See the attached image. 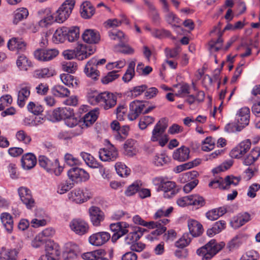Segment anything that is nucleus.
I'll use <instances>...</instances> for the list:
<instances>
[{"label": "nucleus", "instance_id": "55", "mask_svg": "<svg viewBox=\"0 0 260 260\" xmlns=\"http://www.w3.org/2000/svg\"><path fill=\"white\" fill-rule=\"evenodd\" d=\"M124 42H121V43L115 46V50L124 54H133L134 52V49L128 45H125Z\"/></svg>", "mask_w": 260, "mask_h": 260}, {"label": "nucleus", "instance_id": "54", "mask_svg": "<svg viewBox=\"0 0 260 260\" xmlns=\"http://www.w3.org/2000/svg\"><path fill=\"white\" fill-rule=\"evenodd\" d=\"M233 165V161L230 160L222 163L219 166L214 168L212 172L214 175L220 172L225 171L229 169Z\"/></svg>", "mask_w": 260, "mask_h": 260}, {"label": "nucleus", "instance_id": "47", "mask_svg": "<svg viewBox=\"0 0 260 260\" xmlns=\"http://www.w3.org/2000/svg\"><path fill=\"white\" fill-rule=\"evenodd\" d=\"M135 63L131 61L128 66L127 69L122 77V80L125 82H128L132 80L135 75Z\"/></svg>", "mask_w": 260, "mask_h": 260}, {"label": "nucleus", "instance_id": "61", "mask_svg": "<svg viewBox=\"0 0 260 260\" xmlns=\"http://www.w3.org/2000/svg\"><path fill=\"white\" fill-rule=\"evenodd\" d=\"M258 254L257 251L251 250L247 251L241 257L240 260H257Z\"/></svg>", "mask_w": 260, "mask_h": 260}, {"label": "nucleus", "instance_id": "12", "mask_svg": "<svg viewBox=\"0 0 260 260\" xmlns=\"http://www.w3.org/2000/svg\"><path fill=\"white\" fill-rule=\"evenodd\" d=\"M110 234L107 232H100L91 235L88 238L89 243L93 246H100L109 241Z\"/></svg>", "mask_w": 260, "mask_h": 260}, {"label": "nucleus", "instance_id": "38", "mask_svg": "<svg viewBox=\"0 0 260 260\" xmlns=\"http://www.w3.org/2000/svg\"><path fill=\"white\" fill-rule=\"evenodd\" d=\"M53 95L60 98L67 97L70 95V90L61 85H56L52 89Z\"/></svg>", "mask_w": 260, "mask_h": 260}, {"label": "nucleus", "instance_id": "56", "mask_svg": "<svg viewBox=\"0 0 260 260\" xmlns=\"http://www.w3.org/2000/svg\"><path fill=\"white\" fill-rule=\"evenodd\" d=\"M109 36L111 39L120 42H124L125 40L123 32L120 30H113L109 32Z\"/></svg>", "mask_w": 260, "mask_h": 260}, {"label": "nucleus", "instance_id": "2", "mask_svg": "<svg viewBox=\"0 0 260 260\" xmlns=\"http://www.w3.org/2000/svg\"><path fill=\"white\" fill-rule=\"evenodd\" d=\"M224 245L223 243L218 244L215 240L212 239L205 246L199 248L197 250V253L202 256V260H210Z\"/></svg>", "mask_w": 260, "mask_h": 260}, {"label": "nucleus", "instance_id": "50", "mask_svg": "<svg viewBox=\"0 0 260 260\" xmlns=\"http://www.w3.org/2000/svg\"><path fill=\"white\" fill-rule=\"evenodd\" d=\"M16 138L18 141L26 145L29 144L31 141L30 136L23 130L18 131L16 133Z\"/></svg>", "mask_w": 260, "mask_h": 260}, {"label": "nucleus", "instance_id": "43", "mask_svg": "<svg viewBox=\"0 0 260 260\" xmlns=\"http://www.w3.org/2000/svg\"><path fill=\"white\" fill-rule=\"evenodd\" d=\"M66 27H62L56 30L53 36V41L55 43L63 42L66 38Z\"/></svg>", "mask_w": 260, "mask_h": 260}, {"label": "nucleus", "instance_id": "17", "mask_svg": "<svg viewBox=\"0 0 260 260\" xmlns=\"http://www.w3.org/2000/svg\"><path fill=\"white\" fill-rule=\"evenodd\" d=\"M42 18L39 21V25L42 27H46L56 22L55 16H53L50 8H46L39 11Z\"/></svg>", "mask_w": 260, "mask_h": 260}, {"label": "nucleus", "instance_id": "35", "mask_svg": "<svg viewBox=\"0 0 260 260\" xmlns=\"http://www.w3.org/2000/svg\"><path fill=\"white\" fill-rule=\"evenodd\" d=\"M79 28L77 26L67 27L66 29V36L67 39L70 42H74L79 37Z\"/></svg>", "mask_w": 260, "mask_h": 260}, {"label": "nucleus", "instance_id": "4", "mask_svg": "<svg viewBox=\"0 0 260 260\" xmlns=\"http://www.w3.org/2000/svg\"><path fill=\"white\" fill-rule=\"evenodd\" d=\"M75 0H66L54 14L56 22H64L71 15L75 5Z\"/></svg>", "mask_w": 260, "mask_h": 260}, {"label": "nucleus", "instance_id": "14", "mask_svg": "<svg viewBox=\"0 0 260 260\" xmlns=\"http://www.w3.org/2000/svg\"><path fill=\"white\" fill-rule=\"evenodd\" d=\"M95 50L94 46L79 44L76 48V58L80 60H84L93 54Z\"/></svg>", "mask_w": 260, "mask_h": 260}, {"label": "nucleus", "instance_id": "41", "mask_svg": "<svg viewBox=\"0 0 260 260\" xmlns=\"http://www.w3.org/2000/svg\"><path fill=\"white\" fill-rule=\"evenodd\" d=\"M74 180H63L58 186L57 192L63 194L74 186Z\"/></svg>", "mask_w": 260, "mask_h": 260}, {"label": "nucleus", "instance_id": "64", "mask_svg": "<svg viewBox=\"0 0 260 260\" xmlns=\"http://www.w3.org/2000/svg\"><path fill=\"white\" fill-rule=\"evenodd\" d=\"M146 231V230L144 228H142L139 226H135L132 232H130L129 234L133 235L135 241H138L140 237L143 235V233Z\"/></svg>", "mask_w": 260, "mask_h": 260}, {"label": "nucleus", "instance_id": "34", "mask_svg": "<svg viewBox=\"0 0 260 260\" xmlns=\"http://www.w3.org/2000/svg\"><path fill=\"white\" fill-rule=\"evenodd\" d=\"M60 78L62 83L69 87L75 88L78 85V80L69 74H62L60 75Z\"/></svg>", "mask_w": 260, "mask_h": 260}, {"label": "nucleus", "instance_id": "39", "mask_svg": "<svg viewBox=\"0 0 260 260\" xmlns=\"http://www.w3.org/2000/svg\"><path fill=\"white\" fill-rule=\"evenodd\" d=\"M28 15V11L26 8H21L17 9L14 12L13 23L17 24L19 22L26 18Z\"/></svg>", "mask_w": 260, "mask_h": 260}, {"label": "nucleus", "instance_id": "51", "mask_svg": "<svg viewBox=\"0 0 260 260\" xmlns=\"http://www.w3.org/2000/svg\"><path fill=\"white\" fill-rule=\"evenodd\" d=\"M47 253L40 257L39 260H56L55 257L59 255V252L56 249H47Z\"/></svg>", "mask_w": 260, "mask_h": 260}, {"label": "nucleus", "instance_id": "58", "mask_svg": "<svg viewBox=\"0 0 260 260\" xmlns=\"http://www.w3.org/2000/svg\"><path fill=\"white\" fill-rule=\"evenodd\" d=\"M54 233L55 232L52 229H46L39 234L37 239H38V241L40 242H44L46 239H44V237H51L54 234Z\"/></svg>", "mask_w": 260, "mask_h": 260}, {"label": "nucleus", "instance_id": "19", "mask_svg": "<svg viewBox=\"0 0 260 260\" xmlns=\"http://www.w3.org/2000/svg\"><path fill=\"white\" fill-rule=\"evenodd\" d=\"M95 63L96 58H92L87 62L84 70L86 75L93 80H96L100 75L99 71L96 70L95 65Z\"/></svg>", "mask_w": 260, "mask_h": 260}, {"label": "nucleus", "instance_id": "44", "mask_svg": "<svg viewBox=\"0 0 260 260\" xmlns=\"http://www.w3.org/2000/svg\"><path fill=\"white\" fill-rule=\"evenodd\" d=\"M66 124L70 127H76L78 132L76 133V135H79L82 133V127L80 125L78 124L79 120L78 118L75 117L74 114L73 116L67 118L65 120Z\"/></svg>", "mask_w": 260, "mask_h": 260}, {"label": "nucleus", "instance_id": "23", "mask_svg": "<svg viewBox=\"0 0 260 260\" xmlns=\"http://www.w3.org/2000/svg\"><path fill=\"white\" fill-rule=\"evenodd\" d=\"M239 183V180L237 182H234L232 180H212L209 183V186L210 187L220 189H229L231 185L233 184L235 186Z\"/></svg>", "mask_w": 260, "mask_h": 260}, {"label": "nucleus", "instance_id": "32", "mask_svg": "<svg viewBox=\"0 0 260 260\" xmlns=\"http://www.w3.org/2000/svg\"><path fill=\"white\" fill-rule=\"evenodd\" d=\"M80 13L82 17L88 19L94 14V9L89 2H85L81 5Z\"/></svg>", "mask_w": 260, "mask_h": 260}, {"label": "nucleus", "instance_id": "7", "mask_svg": "<svg viewBox=\"0 0 260 260\" xmlns=\"http://www.w3.org/2000/svg\"><path fill=\"white\" fill-rule=\"evenodd\" d=\"M169 221L170 220L167 218H163L156 222L150 221L147 222L145 221L144 226L148 227L149 229L155 228L156 230L152 231L151 234L153 235L158 236L166 232L167 228L165 225L169 223Z\"/></svg>", "mask_w": 260, "mask_h": 260}, {"label": "nucleus", "instance_id": "11", "mask_svg": "<svg viewBox=\"0 0 260 260\" xmlns=\"http://www.w3.org/2000/svg\"><path fill=\"white\" fill-rule=\"evenodd\" d=\"M159 2L162 5L163 12L165 13V18L167 22L171 24L174 28H180L179 25L175 24V23H179V19L173 12L170 11L169 4L167 0H159Z\"/></svg>", "mask_w": 260, "mask_h": 260}, {"label": "nucleus", "instance_id": "49", "mask_svg": "<svg viewBox=\"0 0 260 260\" xmlns=\"http://www.w3.org/2000/svg\"><path fill=\"white\" fill-rule=\"evenodd\" d=\"M54 74V70H50L48 68H44L36 70L35 72V76L38 78H45L52 76Z\"/></svg>", "mask_w": 260, "mask_h": 260}, {"label": "nucleus", "instance_id": "52", "mask_svg": "<svg viewBox=\"0 0 260 260\" xmlns=\"http://www.w3.org/2000/svg\"><path fill=\"white\" fill-rule=\"evenodd\" d=\"M27 108L29 112L33 113L35 115H39L44 110L42 106L38 103L36 104L33 102H29L27 105Z\"/></svg>", "mask_w": 260, "mask_h": 260}, {"label": "nucleus", "instance_id": "8", "mask_svg": "<svg viewBox=\"0 0 260 260\" xmlns=\"http://www.w3.org/2000/svg\"><path fill=\"white\" fill-rule=\"evenodd\" d=\"M70 227L72 231L79 235H83L89 230L88 224L83 219L75 218L70 223Z\"/></svg>", "mask_w": 260, "mask_h": 260}, {"label": "nucleus", "instance_id": "20", "mask_svg": "<svg viewBox=\"0 0 260 260\" xmlns=\"http://www.w3.org/2000/svg\"><path fill=\"white\" fill-rule=\"evenodd\" d=\"M83 40L88 44H96L100 40L99 32L94 29H86L82 35Z\"/></svg>", "mask_w": 260, "mask_h": 260}, {"label": "nucleus", "instance_id": "3", "mask_svg": "<svg viewBox=\"0 0 260 260\" xmlns=\"http://www.w3.org/2000/svg\"><path fill=\"white\" fill-rule=\"evenodd\" d=\"M92 197V192L87 188L75 189L68 193V200L76 204L86 202Z\"/></svg>", "mask_w": 260, "mask_h": 260}, {"label": "nucleus", "instance_id": "62", "mask_svg": "<svg viewBox=\"0 0 260 260\" xmlns=\"http://www.w3.org/2000/svg\"><path fill=\"white\" fill-rule=\"evenodd\" d=\"M190 242V238H188L187 235H183L181 238H180L175 243V246L177 247L183 248L184 247L187 246Z\"/></svg>", "mask_w": 260, "mask_h": 260}, {"label": "nucleus", "instance_id": "21", "mask_svg": "<svg viewBox=\"0 0 260 260\" xmlns=\"http://www.w3.org/2000/svg\"><path fill=\"white\" fill-rule=\"evenodd\" d=\"M8 47L10 50L23 52L26 49V43L22 38H13L9 41Z\"/></svg>", "mask_w": 260, "mask_h": 260}, {"label": "nucleus", "instance_id": "59", "mask_svg": "<svg viewBox=\"0 0 260 260\" xmlns=\"http://www.w3.org/2000/svg\"><path fill=\"white\" fill-rule=\"evenodd\" d=\"M215 140L211 137H207L204 141L202 149L203 151H208L214 148Z\"/></svg>", "mask_w": 260, "mask_h": 260}, {"label": "nucleus", "instance_id": "6", "mask_svg": "<svg viewBox=\"0 0 260 260\" xmlns=\"http://www.w3.org/2000/svg\"><path fill=\"white\" fill-rule=\"evenodd\" d=\"M58 53V51L55 49H38L34 52V54L35 57L38 60L48 61L56 57Z\"/></svg>", "mask_w": 260, "mask_h": 260}, {"label": "nucleus", "instance_id": "40", "mask_svg": "<svg viewBox=\"0 0 260 260\" xmlns=\"http://www.w3.org/2000/svg\"><path fill=\"white\" fill-rule=\"evenodd\" d=\"M39 164L48 172H52L53 170L54 162H52L44 155H41L38 158Z\"/></svg>", "mask_w": 260, "mask_h": 260}, {"label": "nucleus", "instance_id": "63", "mask_svg": "<svg viewBox=\"0 0 260 260\" xmlns=\"http://www.w3.org/2000/svg\"><path fill=\"white\" fill-rule=\"evenodd\" d=\"M117 71H112L108 73L107 76L103 78L102 81L104 84H108L117 78L119 75L117 74Z\"/></svg>", "mask_w": 260, "mask_h": 260}, {"label": "nucleus", "instance_id": "16", "mask_svg": "<svg viewBox=\"0 0 260 260\" xmlns=\"http://www.w3.org/2000/svg\"><path fill=\"white\" fill-rule=\"evenodd\" d=\"M167 127V124L165 119H161L159 120L152 130L151 141L157 142L160 138L163 137Z\"/></svg>", "mask_w": 260, "mask_h": 260}, {"label": "nucleus", "instance_id": "15", "mask_svg": "<svg viewBox=\"0 0 260 260\" xmlns=\"http://www.w3.org/2000/svg\"><path fill=\"white\" fill-rule=\"evenodd\" d=\"M145 105L142 101H134L129 104V112L128 114V119L131 120L136 119L142 112Z\"/></svg>", "mask_w": 260, "mask_h": 260}, {"label": "nucleus", "instance_id": "57", "mask_svg": "<svg viewBox=\"0 0 260 260\" xmlns=\"http://www.w3.org/2000/svg\"><path fill=\"white\" fill-rule=\"evenodd\" d=\"M129 127L127 125H123L121 126L118 132L115 135V138L117 140L122 141H123L128 135Z\"/></svg>", "mask_w": 260, "mask_h": 260}, {"label": "nucleus", "instance_id": "9", "mask_svg": "<svg viewBox=\"0 0 260 260\" xmlns=\"http://www.w3.org/2000/svg\"><path fill=\"white\" fill-rule=\"evenodd\" d=\"M18 191L21 202L28 209H32L35 207L36 203L29 189L24 187H21Z\"/></svg>", "mask_w": 260, "mask_h": 260}, {"label": "nucleus", "instance_id": "28", "mask_svg": "<svg viewBox=\"0 0 260 260\" xmlns=\"http://www.w3.org/2000/svg\"><path fill=\"white\" fill-rule=\"evenodd\" d=\"M0 219L6 230L11 233L13 231L14 225L12 216L8 212H3L1 214Z\"/></svg>", "mask_w": 260, "mask_h": 260}, {"label": "nucleus", "instance_id": "13", "mask_svg": "<svg viewBox=\"0 0 260 260\" xmlns=\"http://www.w3.org/2000/svg\"><path fill=\"white\" fill-rule=\"evenodd\" d=\"M99 157L102 161H114L118 157L117 150L110 144L107 148L101 149L99 152Z\"/></svg>", "mask_w": 260, "mask_h": 260}, {"label": "nucleus", "instance_id": "30", "mask_svg": "<svg viewBox=\"0 0 260 260\" xmlns=\"http://www.w3.org/2000/svg\"><path fill=\"white\" fill-rule=\"evenodd\" d=\"M136 141L133 139L127 140L123 144L124 154L129 156L136 154L137 150L135 146Z\"/></svg>", "mask_w": 260, "mask_h": 260}, {"label": "nucleus", "instance_id": "29", "mask_svg": "<svg viewBox=\"0 0 260 260\" xmlns=\"http://www.w3.org/2000/svg\"><path fill=\"white\" fill-rule=\"evenodd\" d=\"M250 220V215L245 212L242 214H239L237 217H235L231 222L232 226L236 229L238 228Z\"/></svg>", "mask_w": 260, "mask_h": 260}, {"label": "nucleus", "instance_id": "48", "mask_svg": "<svg viewBox=\"0 0 260 260\" xmlns=\"http://www.w3.org/2000/svg\"><path fill=\"white\" fill-rule=\"evenodd\" d=\"M190 205L196 207L197 208L203 207L205 204V200L202 197L197 194L190 195Z\"/></svg>", "mask_w": 260, "mask_h": 260}, {"label": "nucleus", "instance_id": "27", "mask_svg": "<svg viewBox=\"0 0 260 260\" xmlns=\"http://www.w3.org/2000/svg\"><path fill=\"white\" fill-rule=\"evenodd\" d=\"M30 87L29 86L22 87L18 93L17 104L20 107L22 108L25 104V101L28 99L30 95Z\"/></svg>", "mask_w": 260, "mask_h": 260}, {"label": "nucleus", "instance_id": "26", "mask_svg": "<svg viewBox=\"0 0 260 260\" xmlns=\"http://www.w3.org/2000/svg\"><path fill=\"white\" fill-rule=\"evenodd\" d=\"M68 175L70 179H88L89 174L84 169L74 167L68 171Z\"/></svg>", "mask_w": 260, "mask_h": 260}, {"label": "nucleus", "instance_id": "25", "mask_svg": "<svg viewBox=\"0 0 260 260\" xmlns=\"http://www.w3.org/2000/svg\"><path fill=\"white\" fill-rule=\"evenodd\" d=\"M189 149L186 146H182L174 151L172 157L175 160L184 161L189 158Z\"/></svg>", "mask_w": 260, "mask_h": 260}, {"label": "nucleus", "instance_id": "33", "mask_svg": "<svg viewBox=\"0 0 260 260\" xmlns=\"http://www.w3.org/2000/svg\"><path fill=\"white\" fill-rule=\"evenodd\" d=\"M226 222L223 220L216 222L210 229L207 231V234L209 237H213L219 233L225 228Z\"/></svg>", "mask_w": 260, "mask_h": 260}, {"label": "nucleus", "instance_id": "42", "mask_svg": "<svg viewBox=\"0 0 260 260\" xmlns=\"http://www.w3.org/2000/svg\"><path fill=\"white\" fill-rule=\"evenodd\" d=\"M115 168L117 173L120 177H127L130 174L131 170L120 162H117Z\"/></svg>", "mask_w": 260, "mask_h": 260}, {"label": "nucleus", "instance_id": "18", "mask_svg": "<svg viewBox=\"0 0 260 260\" xmlns=\"http://www.w3.org/2000/svg\"><path fill=\"white\" fill-rule=\"evenodd\" d=\"M80 155L85 161V163L90 168H99L100 171L102 174L103 178H109L107 175L104 176L105 169L101 166V165L95 160V158L90 154L82 152L80 153Z\"/></svg>", "mask_w": 260, "mask_h": 260}, {"label": "nucleus", "instance_id": "10", "mask_svg": "<svg viewBox=\"0 0 260 260\" xmlns=\"http://www.w3.org/2000/svg\"><path fill=\"white\" fill-rule=\"evenodd\" d=\"M89 217L91 222L94 226H99L105 219L104 212L96 206H91L88 209Z\"/></svg>", "mask_w": 260, "mask_h": 260}, {"label": "nucleus", "instance_id": "53", "mask_svg": "<svg viewBox=\"0 0 260 260\" xmlns=\"http://www.w3.org/2000/svg\"><path fill=\"white\" fill-rule=\"evenodd\" d=\"M16 63L17 67L21 70H26L27 67L31 66L30 62L28 61L27 57L24 55H20L18 57Z\"/></svg>", "mask_w": 260, "mask_h": 260}, {"label": "nucleus", "instance_id": "1", "mask_svg": "<svg viewBox=\"0 0 260 260\" xmlns=\"http://www.w3.org/2000/svg\"><path fill=\"white\" fill-rule=\"evenodd\" d=\"M88 100L91 105L99 104L104 109L108 110L116 105L117 97L109 92L99 93L96 91H94L88 93Z\"/></svg>", "mask_w": 260, "mask_h": 260}, {"label": "nucleus", "instance_id": "5", "mask_svg": "<svg viewBox=\"0 0 260 260\" xmlns=\"http://www.w3.org/2000/svg\"><path fill=\"white\" fill-rule=\"evenodd\" d=\"M236 131L240 132L247 126L250 120V110L248 107H244L237 112L236 118Z\"/></svg>", "mask_w": 260, "mask_h": 260}, {"label": "nucleus", "instance_id": "22", "mask_svg": "<svg viewBox=\"0 0 260 260\" xmlns=\"http://www.w3.org/2000/svg\"><path fill=\"white\" fill-rule=\"evenodd\" d=\"M21 166L24 170H30L37 164L36 156L31 153L24 154L21 159Z\"/></svg>", "mask_w": 260, "mask_h": 260}, {"label": "nucleus", "instance_id": "45", "mask_svg": "<svg viewBox=\"0 0 260 260\" xmlns=\"http://www.w3.org/2000/svg\"><path fill=\"white\" fill-rule=\"evenodd\" d=\"M165 180H161V181L159 186L161 190L164 192L171 191V194H174L175 191L174 189L176 186L175 183L171 181H165Z\"/></svg>", "mask_w": 260, "mask_h": 260}, {"label": "nucleus", "instance_id": "46", "mask_svg": "<svg viewBox=\"0 0 260 260\" xmlns=\"http://www.w3.org/2000/svg\"><path fill=\"white\" fill-rule=\"evenodd\" d=\"M170 161V158L165 153L156 154L153 159V163L156 166H162Z\"/></svg>", "mask_w": 260, "mask_h": 260}, {"label": "nucleus", "instance_id": "24", "mask_svg": "<svg viewBox=\"0 0 260 260\" xmlns=\"http://www.w3.org/2000/svg\"><path fill=\"white\" fill-rule=\"evenodd\" d=\"M188 228L190 234L194 237L200 236L203 232L202 225L194 219H189L187 221Z\"/></svg>", "mask_w": 260, "mask_h": 260}, {"label": "nucleus", "instance_id": "36", "mask_svg": "<svg viewBox=\"0 0 260 260\" xmlns=\"http://www.w3.org/2000/svg\"><path fill=\"white\" fill-rule=\"evenodd\" d=\"M19 249H2L0 251V260H16Z\"/></svg>", "mask_w": 260, "mask_h": 260}, {"label": "nucleus", "instance_id": "37", "mask_svg": "<svg viewBox=\"0 0 260 260\" xmlns=\"http://www.w3.org/2000/svg\"><path fill=\"white\" fill-rule=\"evenodd\" d=\"M97 117L96 111H91L86 114L83 118L82 128L84 126L87 127L91 125L96 121Z\"/></svg>", "mask_w": 260, "mask_h": 260}, {"label": "nucleus", "instance_id": "31", "mask_svg": "<svg viewBox=\"0 0 260 260\" xmlns=\"http://www.w3.org/2000/svg\"><path fill=\"white\" fill-rule=\"evenodd\" d=\"M173 91L176 96L184 98L187 96L190 93V86L187 83L176 85L174 86Z\"/></svg>", "mask_w": 260, "mask_h": 260}, {"label": "nucleus", "instance_id": "60", "mask_svg": "<svg viewBox=\"0 0 260 260\" xmlns=\"http://www.w3.org/2000/svg\"><path fill=\"white\" fill-rule=\"evenodd\" d=\"M62 67L63 71L69 73L75 72L77 69V63L73 61L65 62L62 64Z\"/></svg>", "mask_w": 260, "mask_h": 260}]
</instances>
